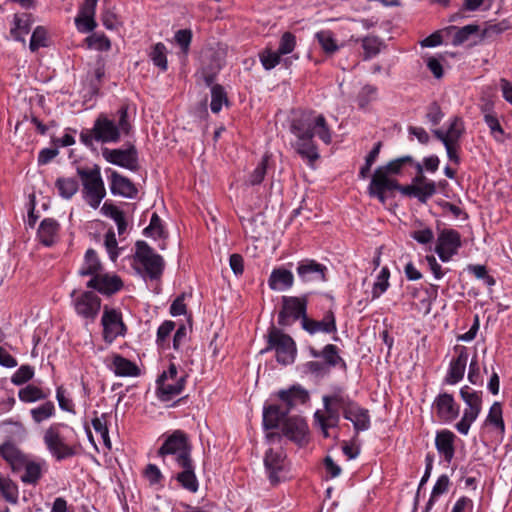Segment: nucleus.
Returning <instances> with one entry per match:
<instances>
[{"label":"nucleus","instance_id":"1","mask_svg":"<svg viewBox=\"0 0 512 512\" xmlns=\"http://www.w3.org/2000/svg\"><path fill=\"white\" fill-rule=\"evenodd\" d=\"M290 131L295 136L291 143L292 148L311 167L320 158L314 137L317 136L325 144L332 141L325 117L311 110L297 113L291 120Z\"/></svg>","mask_w":512,"mask_h":512},{"label":"nucleus","instance_id":"2","mask_svg":"<svg viewBox=\"0 0 512 512\" xmlns=\"http://www.w3.org/2000/svg\"><path fill=\"white\" fill-rule=\"evenodd\" d=\"M308 393L301 386H292L287 390H280L278 398L281 404H271L263 408V426L266 430L279 427L282 420L298 404L305 403Z\"/></svg>","mask_w":512,"mask_h":512},{"label":"nucleus","instance_id":"3","mask_svg":"<svg viewBox=\"0 0 512 512\" xmlns=\"http://www.w3.org/2000/svg\"><path fill=\"white\" fill-rule=\"evenodd\" d=\"M118 123L108 118L105 114H100L94 121V132L96 141L101 143H117L121 134L129 135L132 125L129 121L128 106L123 105L117 111Z\"/></svg>","mask_w":512,"mask_h":512},{"label":"nucleus","instance_id":"4","mask_svg":"<svg viewBox=\"0 0 512 512\" xmlns=\"http://www.w3.org/2000/svg\"><path fill=\"white\" fill-rule=\"evenodd\" d=\"M68 426L63 423H54L44 432L43 441L50 454L57 460L73 457L76 455L75 446L71 445L64 434Z\"/></svg>","mask_w":512,"mask_h":512},{"label":"nucleus","instance_id":"5","mask_svg":"<svg viewBox=\"0 0 512 512\" xmlns=\"http://www.w3.org/2000/svg\"><path fill=\"white\" fill-rule=\"evenodd\" d=\"M266 338L267 346L261 351V353L273 350L276 353V360L278 363L282 365H289L294 362L297 349L295 341L290 335L272 326L269 329Z\"/></svg>","mask_w":512,"mask_h":512},{"label":"nucleus","instance_id":"6","mask_svg":"<svg viewBox=\"0 0 512 512\" xmlns=\"http://www.w3.org/2000/svg\"><path fill=\"white\" fill-rule=\"evenodd\" d=\"M192 445L188 435L182 430H174L166 437L157 455L165 461L167 456H174L177 465L188 461L191 458Z\"/></svg>","mask_w":512,"mask_h":512},{"label":"nucleus","instance_id":"7","mask_svg":"<svg viewBox=\"0 0 512 512\" xmlns=\"http://www.w3.org/2000/svg\"><path fill=\"white\" fill-rule=\"evenodd\" d=\"M82 185L83 193L87 203L97 209L106 195L104 182L101 177L100 168L95 165L92 169L77 168Z\"/></svg>","mask_w":512,"mask_h":512},{"label":"nucleus","instance_id":"8","mask_svg":"<svg viewBox=\"0 0 512 512\" xmlns=\"http://www.w3.org/2000/svg\"><path fill=\"white\" fill-rule=\"evenodd\" d=\"M460 396L466 404V408L464 409L461 420L455 425V428L460 434L467 435L471 424L481 413L482 392L475 391L469 386H464L460 389Z\"/></svg>","mask_w":512,"mask_h":512},{"label":"nucleus","instance_id":"9","mask_svg":"<svg viewBox=\"0 0 512 512\" xmlns=\"http://www.w3.org/2000/svg\"><path fill=\"white\" fill-rule=\"evenodd\" d=\"M282 307L278 314V324L280 326H289L293 322L307 317L308 295L302 296H282Z\"/></svg>","mask_w":512,"mask_h":512},{"label":"nucleus","instance_id":"10","mask_svg":"<svg viewBox=\"0 0 512 512\" xmlns=\"http://www.w3.org/2000/svg\"><path fill=\"white\" fill-rule=\"evenodd\" d=\"M134 258L143 266L150 279L156 280L161 277L164 270V260L145 241L136 242Z\"/></svg>","mask_w":512,"mask_h":512},{"label":"nucleus","instance_id":"11","mask_svg":"<svg viewBox=\"0 0 512 512\" xmlns=\"http://www.w3.org/2000/svg\"><path fill=\"white\" fill-rule=\"evenodd\" d=\"M339 402L343 417L352 422L356 432L366 431L370 428V414L368 409L361 407L345 393L344 398H336Z\"/></svg>","mask_w":512,"mask_h":512},{"label":"nucleus","instance_id":"12","mask_svg":"<svg viewBox=\"0 0 512 512\" xmlns=\"http://www.w3.org/2000/svg\"><path fill=\"white\" fill-rule=\"evenodd\" d=\"M345 391L340 386H335L332 389V393L328 395H324L322 398L324 409L326 414L321 413L320 411H316L314 414V418L316 422H324L331 427H337L340 421L339 411V402L336 398H344Z\"/></svg>","mask_w":512,"mask_h":512},{"label":"nucleus","instance_id":"13","mask_svg":"<svg viewBox=\"0 0 512 512\" xmlns=\"http://www.w3.org/2000/svg\"><path fill=\"white\" fill-rule=\"evenodd\" d=\"M101 325L103 327V339L109 344L117 337L125 336L127 332V326L123 322L122 313L108 306H104Z\"/></svg>","mask_w":512,"mask_h":512},{"label":"nucleus","instance_id":"14","mask_svg":"<svg viewBox=\"0 0 512 512\" xmlns=\"http://www.w3.org/2000/svg\"><path fill=\"white\" fill-rule=\"evenodd\" d=\"M70 297L73 307L79 316L90 320H94L97 317L101 308V299L95 293L84 291L77 294V291L73 290Z\"/></svg>","mask_w":512,"mask_h":512},{"label":"nucleus","instance_id":"15","mask_svg":"<svg viewBox=\"0 0 512 512\" xmlns=\"http://www.w3.org/2000/svg\"><path fill=\"white\" fill-rule=\"evenodd\" d=\"M264 466L273 486L289 478L286 457L281 450L269 449L264 457Z\"/></svg>","mask_w":512,"mask_h":512},{"label":"nucleus","instance_id":"16","mask_svg":"<svg viewBox=\"0 0 512 512\" xmlns=\"http://www.w3.org/2000/svg\"><path fill=\"white\" fill-rule=\"evenodd\" d=\"M401 188H404V186L377 167L368 186V194L384 204L386 202V192L398 190L401 193Z\"/></svg>","mask_w":512,"mask_h":512},{"label":"nucleus","instance_id":"17","mask_svg":"<svg viewBox=\"0 0 512 512\" xmlns=\"http://www.w3.org/2000/svg\"><path fill=\"white\" fill-rule=\"evenodd\" d=\"M104 159L114 165L126 168L131 171L138 170V152L134 145H129L126 149H109L102 150Z\"/></svg>","mask_w":512,"mask_h":512},{"label":"nucleus","instance_id":"18","mask_svg":"<svg viewBox=\"0 0 512 512\" xmlns=\"http://www.w3.org/2000/svg\"><path fill=\"white\" fill-rule=\"evenodd\" d=\"M461 247V236L457 230L443 229L437 238L435 252L443 262H448Z\"/></svg>","mask_w":512,"mask_h":512},{"label":"nucleus","instance_id":"19","mask_svg":"<svg viewBox=\"0 0 512 512\" xmlns=\"http://www.w3.org/2000/svg\"><path fill=\"white\" fill-rule=\"evenodd\" d=\"M86 287L94 289L103 295L110 296L122 289L123 281L117 275H110L102 271L96 277L90 278Z\"/></svg>","mask_w":512,"mask_h":512},{"label":"nucleus","instance_id":"20","mask_svg":"<svg viewBox=\"0 0 512 512\" xmlns=\"http://www.w3.org/2000/svg\"><path fill=\"white\" fill-rule=\"evenodd\" d=\"M299 278L303 282L326 281L327 267L313 259H303L298 262L296 268Z\"/></svg>","mask_w":512,"mask_h":512},{"label":"nucleus","instance_id":"21","mask_svg":"<svg viewBox=\"0 0 512 512\" xmlns=\"http://www.w3.org/2000/svg\"><path fill=\"white\" fill-rule=\"evenodd\" d=\"M437 417L446 423L455 420L459 415V405L449 393H440L433 402Z\"/></svg>","mask_w":512,"mask_h":512},{"label":"nucleus","instance_id":"22","mask_svg":"<svg viewBox=\"0 0 512 512\" xmlns=\"http://www.w3.org/2000/svg\"><path fill=\"white\" fill-rule=\"evenodd\" d=\"M282 421V434L285 437L299 445L306 442L308 425L304 418L299 416L285 417Z\"/></svg>","mask_w":512,"mask_h":512},{"label":"nucleus","instance_id":"23","mask_svg":"<svg viewBox=\"0 0 512 512\" xmlns=\"http://www.w3.org/2000/svg\"><path fill=\"white\" fill-rule=\"evenodd\" d=\"M455 351L457 357L451 360L445 377V383L449 385H454L463 379L468 361V351L465 346H456Z\"/></svg>","mask_w":512,"mask_h":512},{"label":"nucleus","instance_id":"24","mask_svg":"<svg viewBox=\"0 0 512 512\" xmlns=\"http://www.w3.org/2000/svg\"><path fill=\"white\" fill-rule=\"evenodd\" d=\"M301 326L311 335L318 332L331 334L337 331L336 318L332 310L327 311L322 320H314L307 316Z\"/></svg>","mask_w":512,"mask_h":512},{"label":"nucleus","instance_id":"25","mask_svg":"<svg viewBox=\"0 0 512 512\" xmlns=\"http://www.w3.org/2000/svg\"><path fill=\"white\" fill-rule=\"evenodd\" d=\"M228 47L226 44L217 43L208 48L203 55V66L206 70L219 72L225 64Z\"/></svg>","mask_w":512,"mask_h":512},{"label":"nucleus","instance_id":"26","mask_svg":"<svg viewBox=\"0 0 512 512\" xmlns=\"http://www.w3.org/2000/svg\"><path fill=\"white\" fill-rule=\"evenodd\" d=\"M455 439L456 435L447 429L438 431L435 436V447L448 464L451 463L455 455Z\"/></svg>","mask_w":512,"mask_h":512},{"label":"nucleus","instance_id":"27","mask_svg":"<svg viewBox=\"0 0 512 512\" xmlns=\"http://www.w3.org/2000/svg\"><path fill=\"white\" fill-rule=\"evenodd\" d=\"M0 455L14 472L22 471L27 456L13 443L5 442L0 445Z\"/></svg>","mask_w":512,"mask_h":512},{"label":"nucleus","instance_id":"28","mask_svg":"<svg viewBox=\"0 0 512 512\" xmlns=\"http://www.w3.org/2000/svg\"><path fill=\"white\" fill-rule=\"evenodd\" d=\"M186 375L179 376L176 381L173 380H157V396L161 401L167 402L179 395L186 383Z\"/></svg>","mask_w":512,"mask_h":512},{"label":"nucleus","instance_id":"29","mask_svg":"<svg viewBox=\"0 0 512 512\" xmlns=\"http://www.w3.org/2000/svg\"><path fill=\"white\" fill-rule=\"evenodd\" d=\"M111 193L114 195H120L125 198H135L138 194V189L134 183L127 177L122 176L116 171L111 174Z\"/></svg>","mask_w":512,"mask_h":512},{"label":"nucleus","instance_id":"30","mask_svg":"<svg viewBox=\"0 0 512 512\" xmlns=\"http://www.w3.org/2000/svg\"><path fill=\"white\" fill-rule=\"evenodd\" d=\"M432 132L434 136L441 142L446 141L447 143H459L462 135L465 132V126L461 118L454 117L446 131H443L442 129H434Z\"/></svg>","mask_w":512,"mask_h":512},{"label":"nucleus","instance_id":"31","mask_svg":"<svg viewBox=\"0 0 512 512\" xmlns=\"http://www.w3.org/2000/svg\"><path fill=\"white\" fill-rule=\"evenodd\" d=\"M178 466L182 469V472L177 474L176 480L189 492H197L199 483L195 475V468L192 459L185 461Z\"/></svg>","mask_w":512,"mask_h":512},{"label":"nucleus","instance_id":"32","mask_svg":"<svg viewBox=\"0 0 512 512\" xmlns=\"http://www.w3.org/2000/svg\"><path fill=\"white\" fill-rule=\"evenodd\" d=\"M436 193V184L434 181H428L422 185H405L401 188V194L408 197H415L421 203H426Z\"/></svg>","mask_w":512,"mask_h":512},{"label":"nucleus","instance_id":"33","mask_svg":"<svg viewBox=\"0 0 512 512\" xmlns=\"http://www.w3.org/2000/svg\"><path fill=\"white\" fill-rule=\"evenodd\" d=\"M294 283V276L290 270L284 268H275L272 270L268 285L271 290L283 291L291 288Z\"/></svg>","mask_w":512,"mask_h":512},{"label":"nucleus","instance_id":"34","mask_svg":"<svg viewBox=\"0 0 512 512\" xmlns=\"http://www.w3.org/2000/svg\"><path fill=\"white\" fill-rule=\"evenodd\" d=\"M59 232V223L52 218H45L41 221L37 231L39 241L45 246L55 243Z\"/></svg>","mask_w":512,"mask_h":512},{"label":"nucleus","instance_id":"35","mask_svg":"<svg viewBox=\"0 0 512 512\" xmlns=\"http://www.w3.org/2000/svg\"><path fill=\"white\" fill-rule=\"evenodd\" d=\"M103 271V266L97 256L94 249H88L84 256V261L78 271V274L82 277L90 276L91 278L96 277Z\"/></svg>","mask_w":512,"mask_h":512},{"label":"nucleus","instance_id":"36","mask_svg":"<svg viewBox=\"0 0 512 512\" xmlns=\"http://www.w3.org/2000/svg\"><path fill=\"white\" fill-rule=\"evenodd\" d=\"M112 364L113 371L116 376L135 377L138 376L140 373L138 366L134 362L126 359L125 357L119 354H115L113 356Z\"/></svg>","mask_w":512,"mask_h":512},{"label":"nucleus","instance_id":"37","mask_svg":"<svg viewBox=\"0 0 512 512\" xmlns=\"http://www.w3.org/2000/svg\"><path fill=\"white\" fill-rule=\"evenodd\" d=\"M45 461L35 462L27 459L23 466L24 473L21 475V481L25 484L36 485L42 477Z\"/></svg>","mask_w":512,"mask_h":512},{"label":"nucleus","instance_id":"38","mask_svg":"<svg viewBox=\"0 0 512 512\" xmlns=\"http://www.w3.org/2000/svg\"><path fill=\"white\" fill-rule=\"evenodd\" d=\"M32 24L31 15L27 13L15 14L14 27L11 28V35L17 41L25 43V36L30 32Z\"/></svg>","mask_w":512,"mask_h":512},{"label":"nucleus","instance_id":"39","mask_svg":"<svg viewBox=\"0 0 512 512\" xmlns=\"http://www.w3.org/2000/svg\"><path fill=\"white\" fill-rule=\"evenodd\" d=\"M321 358L324 359V363L331 369L337 365H341L343 369H346V362L339 355V351L336 345L327 344L321 350Z\"/></svg>","mask_w":512,"mask_h":512},{"label":"nucleus","instance_id":"40","mask_svg":"<svg viewBox=\"0 0 512 512\" xmlns=\"http://www.w3.org/2000/svg\"><path fill=\"white\" fill-rule=\"evenodd\" d=\"M149 58L161 71L164 72L168 69L167 49L162 42H158L152 46L149 52Z\"/></svg>","mask_w":512,"mask_h":512},{"label":"nucleus","instance_id":"41","mask_svg":"<svg viewBox=\"0 0 512 512\" xmlns=\"http://www.w3.org/2000/svg\"><path fill=\"white\" fill-rule=\"evenodd\" d=\"M55 187L62 198L70 199L78 191L79 184L75 178L60 177L56 180Z\"/></svg>","mask_w":512,"mask_h":512},{"label":"nucleus","instance_id":"42","mask_svg":"<svg viewBox=\"0 0 512 512\" xmlns=\"http://www.w3.org/2000/svg\"><path fill=\"white\" fill-rule=\"evenodd\" d=\"M413 162L414 160L412 156L406 155L393 159L389 161L386 165L379 166L378 168L382 169V171H384V173H386L388 176L399 175L402 172L404 166L412 165Z\"/></svg>","mask_w":512,"mask_h":512},{"label":"nucleus","instance_id":"43","mask_svg":"<svg viewBox=\"0 0 512 512\" xmlns=\"http://www.w3.org/2000/svg\"><path fill=\"white\" fill-rule=\"evenodd\" d=\"M449 29H455V35L452 40L453 46H459L468 41L472 35H476L480 31V26L477 24H468L461 28L451 26Z\"/></svg>","mask_w":512,"mask_h":512},{"label":"nucleus","instance_id":"44","mask_svg":"<svg viewBox=\"0 0 512 512\" xmlns=\"http://www.w3.org/2000/svg\"><path fill=\"white\" fill-rule=\"evenodd\" d=\"M502 405L500 402H494L490 407L489 413L486 418V423L492 425L501 434L505 432V424L502 416Z\"/></svg>","mask_w":512,"mask_h":512},{"label":"nucleus","instance_id":"45","mask_svg":"<svg viewBox=\"0 0 512 512\" xmlns=\"http://www.w3.org/2000/svg\"><path fill=\"white\" fill-rule=\"evenodd\" d=\"M315 38L326 54H333L338 51L339 46L332 31L321 30L315 34Z\"/></svg>","mask_w":512,"mask_h":512},{"label":"nucleus","instance_id":"46","mask_svg":"<svg viewBox=\"0 0 512 512\" xmlns=\"http://www.w3.org/2000/svg\"><path fill=\"white\" fill-rule=\"evenodd\" d=\"M449 484H450V480L447 475L443 474V475L439 476V478L437 479V481L432 489L430 498L425 506L424 512H429L432 509V507L435 503V499L438 496H440L448 491Z\"/></svg>","mask_w":512,"mask_h":512},{"label":"nucleus","instance_id":"47","mask_svg":"<svg viewBox=\"0 0 512 512\" xmlns=\"http://www.w3.org/2000/svg\"><path fill=\"white\" fill-rule=\"evenodd\" d=\"M48 396L42 389L34 385H27L24 388L20 389L18 392V397L22 402L31 403L39 400H44Z\"/></svg>","mask_w":512,"mask_h":512},{"label":"nucleus","instance_id":"48","mask_svg":"<svg viewBox=\"0 0 512 512\" xmlns=\"http://www.w3.org/2000/svg\"><path fill=\"white\" fill-rule=\"evenodd\" d=\"M223 104H228L227 93L223 86L215 84L211 87V111L213 113H219Z\"/></svg>","mask_w":512,"mask_h":512},{"label":"nucleus","instance_id":"49","mask_svg":"<svg viewBox=\"0 0 512 512\" xmlns=\"http://www.w3.org/2000/svg\"><path fill=\"white\" fill-rule=\"evenodd\" d=\"M30 414L33 421L39 424L55 414V406L53 402L47 401L39 407L31 409Z\"/></svg>","mask_w":512,"mask_h":512},{"label":"nucleus","instance_id":"50","mask_svg":"<svg viewBox=\"0 0 512 512\" xmlns=\"http://www.w3.org/2000/svg\"><path fill=\"white\" fill-rule=\"evenodd\" d=\"M383 42L376 36H366L362 39L364 59H370L380 53Z\"/></svg>","mask_w":512,"mask_h":512},{"label":"nucleus","instance_id":"51","mask_svg":"<svg viewBox=\"0 0 512 512\" xmlns=\"http://www.w3.org/2000/svg\"><path fill=\"white\" fill-rule=\"evenodd\" d=\"M390 271L388 267H383L377 276L372 288V298H379L389 287Z\"/></svg>","mask_w":512,"mask_h":512},{"label":"nucleus","instance_id":"52","mask_svg":"<svg viewBox=\"0 0 512 512\" xmlns=\"http://www.w3.org/2000/svg\"><path fill=\"white\" fill-rule=\"evenodd\" d=\"M381 147H382V142H377L373 149L369 152V154L366 156L365 158V164L360 168V171H359V177L361 179H365L368 177L369 173H370V170H371V167L372 165L374 164V162L376 161V159L378 158L379 156V153H380V150H381Z\"/></svg>","mask_w":512,"mask_h":512},{"label":"nucleus","instance_id":"53","mask_svg":"<svg viewBox=\"0 0 512 512\" xmlns=\"http://www.w3.org/2000/svg\"><path fill=\"white\" fill-rule=\"evenodd\" d=\"M0 491L6 501L13 504L17 503L18 489L12 481L0 477Z\"/></svg>","mask_w":512,"mask_h":512},{"label":"nucleus","instance_id":"54","mask_svg":"<svg viewBox=\"0 0 512 512\" xmlns=\"http://www.w3.org/2000/svg\"><path fill=\"white\" fill-rule=\"evenodd\" d=\"M106 417H107L106 414H102L100 417H94L92 419V426H93L94 430L98 434H100L105 446H107L108 448H111V442H110V438H109V431H108V427H107Z\"/></svg>","mask_w":512,"mask_h":512},{"label":"nucleus","instance_id":"55","mask_svg":"<svg viewBox=\"0 0 512 512\" xmlns=\"http://www.w3.org/2000/svg\"><path fill=\"white\" fill-rule=\"evenodd\" d=\"M86 42L89 48H93L98 51H108L111 48V42L104 34L94 33L86 38Z\"/></svg>","mask_w":512,"mask_h":512},{"label":"nucleus","instance_id":"56","mask_svg":"<svg viewBox=\"0 0 512 512\" xmlns=\"http://www.w3.org/2000/svg\"><path fill=\"white\" fill-rule=\"evenodd\" d=\"M34 376V368L30 365H21L18 370L12 375L11 382L14 385L20 386L27 383Z\"/></svg>","mask_w":512,"mask_h":512},{"label":"nucleus","instance_id":"57","mask_svg":"<svg viewBox=\"0 0 512 512\" xmlns=\"http://www.w3.org/2000/svg\"><path fill=\"white\" fill-rule=\"evenodd\" d=\"M144 234L148 237L154 238H161L164 236L162 220L157 213L152 214L149 225L144 229Z\"/></svg>","mask_w":512,"mask_h":512},{"label":"nucleus","instance_id":"58","mask_svg":"<svg viewBox=\"0 0 512 512\" xmlns=\"http://www.w3.org/2000/svg\"><path fill=\"white\" fill-rule=\"evenodd\" d=\"M281 54L278 51L265 49L259 54L260 61L266 70H271L280 63Z\"/></svg>","mask_w":512,"mask_h":512},{"label":"nucleus","instance_id":"59","mask_svg":"<svg viewBox=\"0 0 512 512\" xmlns=\"http://www.w3.org/2000/svg\"><path fill=\"white\" fill-rule=\"evenodd\" d=\"M377 88L373 85H365L357 96L358 106L362 109L366 108L369 103L376 99Z\"/></svg>","mask_w":512,"mask_h":512},{"label":"nucleus","instance_id":"60","mask_svg":"<svg viewBox=\"0 0 512 512\" xmlns=\"http://www.w3.org/2000/svg\"><path fill=\"white\" fill-rule=\"evenodd\" d=\"M192 36V31L190 29H181L175 33V42L179 45L184 55H187L189 52Z\"/></svg>","mask_w":512,"mask_h":512},{"label":"nucleus","instance_id":"61","mask_svg":"<svg viewBox=\"0 0 512 512\" xmlns=\"http://www.w3.org/2000/svg\"><path fill=\"white\" fill-rule=\"evenodd\" d=\"M267 163L268 157L264 156L261 162L256 166L254 171L249 176L248 182L250 185H258L263 181L267 171Z\"/></svg>","mask_w":512,"mask_h":512},{"label":"nucleus","instance_id":"62","mask_svg":"<svg viewBox=\"0 0 512 512\" xmlns=\"http://www.w3.org/2000/svg\"><path fill=\"white\" fill-rule=\"evenodd\" d=\"M484 121L489 127L491 134L494 136L496 141L502 142L504 131L497 119L493 114H485Z\"/></svg>","mask_w":512,"mask_h":512},{"label":"nucleus","instance_id":"63","mask_svg":"<svg viewBox=\"0 0 512 512\" xmlns=\"http://www.w3.org/2000/svg\"><path fill=\"white\" fill-rule=\"evenodd\" d=\"M296 46V37L291 32H285L280 39L277 51L281 55L291 53Z\"/></svg>","mask_w":512,"mask_h":512},{"label":"nucleus","instance_id":"64","mask_svg":"<svg viewBox=\"0 0 512 512\" xmlns=\"http://www.w3.org/2000/svg\"><path fill=\"white\" fill-rule=\"evenodd\" d=\"M46 46V30L38 26L32 33L29 48L32 52L37 51L40 47Z\"/></svg>","mask_w":512,"mask_h":512}]
</instances>
